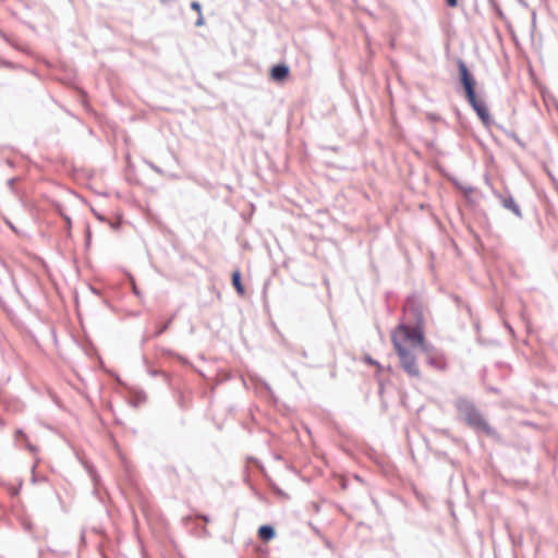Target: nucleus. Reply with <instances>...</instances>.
Listing matches in <instances>:
<instances>
[{
  "label": "nucleus",
  "mask_w": 558,
  "mask_h": 558,
  "mask_svg": "<svg viewBox=\"0 0 558 558\" xmlns=\"http://www.w3.org/2000/svg\"><path fill=\"white\" fill-rule=\"evenodd\" d=\"M170 323H171V320H168L167 323H165L163 325H161V326L157 329V331H156V333H155V335H156V336H160L162 332H165V331L168 329V327H169Z\"/></svg>",
  "instance_id": "10"
},
{
  "label": "nucleus",
  "mask_w": 558,
  "mask_h": 558,
  "mask_svg": "<svg viewBox=\"0 0 558 558\" xmlns=\"http://www.w3.org/2000/svg\"><path fill=\"white\" fill-rule=\"evenodd\" d=\"M289 74V68L286 64H277L271 69V78L275 81H283Z\"/></svg>",
  "instance_id": "6"
},
{
  "label": "nucleus",
  "mask_w": 558,
  "mask_h": 558,
  "mask_svg": "<svg viewBox=\"0 0 558 558\" xmlns=\"http://www.w3.org/2000/svg\"><path fill=\"white\" fill-rule=\"evenodd\" d=\"M232 284L233 287L235 288V290L238 291L239 294H243L244 293V288L241 283V274L239 270L234 271L232 274Z\"/></svg>",
  "instance_id": "9"
},
{
  "label": "nucleus",
  "mask_w": 558,
  "mask_h": 558,
  "mask_svg": "<svg viewBox=\"0 0 558 558\" xmlns=\"http://www.w3.org/2000/svg\"><path fill=\"white\" fill-rule=\"evenodd\" d=\"M364 361L367 363V364H371V365H376L378 368H380V365L378 364L377 361H375L373 357H371L369 355H366L364 357Z\"/></svg>",
  "instance_id": "11"
},
{
  "label": "nucleus",
  "mask_w": 558,
  "mask_h": 558,
  "mask_svg": "<svg viewBox=\"0 0 558 558\" xmlns=\"http://www.w3.org/2000/svg\"><path fill=\"white\" fill-rule=\"evenodd\" d=\"M275 529L271 526V525H262L259 529H258V536L263 539V541H270L275 537Z\"/></svg>",
  "instance_id": "8"
},
{
  "label": "nucleus",
  "mask_w": 558,
  "mask_h": 558,
  "mask_svg": "<svg viewBox=\"0 0 558 558\" xmlns=\"http://www.w3.org/2000/svg\"><path fill=\"white\" fill-rule=\"evenodd\" d=\"M456 409L459 415L471 427L477 430H484L489 433V426L485 418L477 411L474 403L466 398H458L456 400Z\"/></svg>",
  "instance_id": "2"
},
{
  "label": "nucleus",
  "mask_w": 558,
  "mask_h": 558,
  "mask_svg": "<svg viewBox=\"0 0 558 558\" xmlns=\"http://www.w3.org/2000/svg\"><path fill=\"white\" fill-rule=\"evenodd\" d=\"M191 8H192L194 11H196L198 14H201V13H202V12H201L202 7H201V3H199V2H197V1H193V2L191 3Z\"/></svg>",
  "instance_id": "12"
},
{
  "label": "nucleus",
  "mask_w": 558,
  "mask_h": 558,
  "mask_svg": "<svg viewBox=\"0 0 558 558\" xmlns=\"http://www.w3.org/2000/svg\"><path fill=\"white\" fill-rule=\"evenodd\" d=\"M203 24H204V17H203V15L201 13V14H198V19H197L195 25L196 26H202Z\"/></svg>",
  "instance_id": "14"
},
{
  "label": "nucleus",
  "mask_w": 558,
  "mask_h": 558,
  "mask_svg": "<svg viewBox=\"0 0 558 558\" xmlns=\"http://www.w3.org/2000/svg\"><path fill=\"white\" fill-rule=\"evenodd\" d=\"M20 441H23V442L25 444L26 448H27L32 453L37 452V447H36V446H34L33 444H31V442L28 441V438H27L26 434H24V433H23V430L17 429V430L15 432V442H16V445H19V442H20Z\"/></svg>",
  "instance_id": "7"
},
{
  "label": "nucleus",
  "mask_w": 558,
  "mask_h": 558,
  "mask_svg": "<svg viewBox=\"0 0 558 558\" xmlns=\"http://www.w3.org/2000/svg\"><path fill=\"white\" fill-rule=\"evenodd\" d=\"M466 98H468L470 105L472 106V108L477 113L478 118L482 120V122L485 125H489V123L492 122V119H490V114H489L486 104L482 100H478L476 98L475 94L472 97L469 96Z\"/></svg>",
  "instance_id": "4"
},
{
  "label": "nucleus",
  "mask_w": 558,
  "mask_h": 558,
  "mask_svg": "<svg viewBox=\"0 0 558 558\" xmlns=\"http://www.w3.org/2000/svg\"><path fill=\"white\" fill-rule=\"evenodd\" d=\"M418 320H421V318H418ZM418 323L420 322H417V325L414 327L401 324L391 335V341L398 353L401 367L411 377H418L420 369L416 363V356L405 344L409 342L413 349L421 347L423 350H426L424 333Z\"/></svg>",
  "instance_id": "1"
},
{
  "label": "nucleus",
  "mask_w": 558,
  "mask_h": 558,
  "mask_svg": "<svg viewBox=\"0 0 558 558\" xmlns=\"http://www.w3.org/2000/svg\"><path fill=\"white\" fill-rule=\"evenodd\" d=\"M14 181H15V179H10V180L8 181V183L12 186V185H13V183H14Z\"/></svg>",
  "instance_id": "16"
},
{
  "label": "nucleus",
  "mask_w": 558,
  "mask_h": 558,
  "mask_svg": "<svg viewBox=\"0 0 558 558\" xmlns=\"http://www.w3.org/2000/svg\"><path fill=\"white\" fill-rule=\"evenodd\" d=\"M497 197L499 198L501 205L506 209L512 211L519 218L522 217L520 206L515 203L514 198L510 194H508V195L497 194Z\"/></svg>",
  "instance_id": "5"
},
{
  "label": "nucleus",
  "mask_w": 558,
  "mask_h": 558,
  "mask_svg": "<svg viewBox=\"0 0 558 558\" xmlns=\"http://www.w3.org/2000/svg\"><path fill=\"white\" fill-rule=\"evenodd\" d=\"M447 1V4L451 8L456 7L457 3H458V0H446Z\"/></svg>",
  "instance_id": "15"
},
{
  "label": "nucleus",
  "mask_w": 558,
  "mask_h": 558,
  "mask_svg": "<svg viewBox=\"0 0 558 558\" xmlns=\"http://www.w3.org/2000/svg\"><path fill=\"white\" fill-rule=\"evenodd\" d=\"M202 519L205 521V522H208L209 519L206 517V515H202Z\"/></svg>",
  "instance_id": "17"
},
{
  "label": "nucleus",
  "mask_w": 558,
  "mask_h": 558,
  "mask_svg": "<svg viewBox=\"0 0 558 558\" xmlns=\"http://www.w3.org/2000/svg\"><path fill=\"white\" fill-rule=\"evenodd\" d=\"M131 282H132L133 292H134L137 296H140V295H141V293H140V291H138V289H137V287H136V284H135V282H134V279H131Z\"/></svg>",
  "instance_id": "13"
},
{
  "label": "nucleus",
  "mask_w": 558,
  "mask_h": 558,
  "mask_svg": "<svg viewBox=\"0 0 558 558\" xmlns=\"http://www.w3.org/2000/svg\"><path fill=\"white\" fill-rule=\"evenodd\" d=\"M458 68L460 72V80L464 87L466 97H472L475 94V80L462 60H459Z\"/></svg>",
  "instance_id": "3"
}]
</instances>
